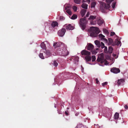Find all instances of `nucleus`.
Returning <instances> with one entry per match:
<instances>
[{
	"mask_svg": "<svg viewBox=\"0 0 128 128\" xmlns=\"http://www.w3.org/2000/svg\"><path fill=\"white\" fill-rule=\"evenodd\" d=\"M104 0H103V1H104Z\"/></svg>",
	"mask_w": 128,
	"mask_h": 128,
	"instance_id": "69168bd1",
	"label": "nucleus"
},
{
	"mask_svg": "<svg viewBox=\"0 0 128 128\" xmlns=\"http://www.w3.org/2000/svg\"><path fill=\"white\" fill-rule=\"evenodd\" d=\"M101 44H102L101 45V48H104V44L102 42H101Z\"/></svg>",
	"mask_w": 128,
	"mask_h": 128,
	"instance_id": "37998d69",
	"label": "nucleus"
},
{
	"mask_svg": "<svg viewBox=\"0 0 128 128\" xmlns=\"http://www.w3.org/2000/svg\"><path fill=\"white\" fill-rule=\"evenodd\" d=\"M72 8L74 11L75 12H76V10L77 9V8L76 6H73Z\"/></svg>",
	"mask_w": 128,
	"mask_h": 128,
	"instance_id": "f704fd0d",
	"label": "nucleus"
},
{
	"mask_svg": "<svg viewBox=\"0 0 128 128\" xmlns=\"http://www.w3.org/2000/svg\"><path fill=\"white\" fill-rule=\"evenodd\" d=\"M88 32L90 33V36L92 37H96L98 36V34L100 32L99 29L97 27H91L90 29L88 30Z\"/></svg>",
	"mask_w": 128,
	"mask_h": 128,
	"instance_id": "f257e3e1",
	"label": "nucleus"
},
{
	"mask_svg": "<svg viewBox=\"0 0 128 128\" xmlns=\"http://www.w3.org/2000/svg\"><path fill=\"white\" fill-rule=\"evenodd\" d=\"M70 60H72V59H71V58H70Z\"/></svg>",
	"mask_w": 128,
	"mask_h": 128,
	"instance_id": "e2e57ef3",
	"label": "nucleus"
},
{
	"mask_svg": "<svg viewBox=\"0 0 128 128\" xmlns=\"http://www.w3.org/2000/svg\"><path fill=\"white\" fill-rule=\"evenodd\" d=\"M100 10L102 12H104V3L101 1H100Z\"/></svg>",
	"mask_w": 128,
	"mask_h": 128,
	"instance_id": "6e6552de",
	"label": "nucleus"
},
{
	"mask_svg": "<svg viewBox=\"0 0 128 128\" xmlns=\"http://www.w3.org/2000/svg\"><path fill=\"white\" fill-rule=\"evenodd\" d=\"M94 42L98 47H100L101 46V44L100 42L98 40H95Z\"/></svg>",
	"mask_w": 128,
	"mask_h": 128,
	"instance_id": "2eb2a0df",
	"label": "nucleus"
},
{
	"mask_svg": "<svg viewBox=\"0 0 128 128\" xmlns=\"http://www.w3.org/2000/svg\"><path fill=\"white\" fill-rule=\"evenodd\" d=\"M119 114L118 112H116L114 115V118L116 120L119 118Z\"/></svg>",
	"mask_w": 128,
	"mask_h": 128,
	"instance_id": "b1692460",
	"label": "nucleus"
},
{
	"mask_svg": "<svg viewBox=\"0 0 128 128\" xmlns=\"http://www.w3.org/2000/svg\"><path fill=\"white\" fill-rule=\"evenodd\" d=\"M116 4V2H114L112 3V8L114 9L115 8V6Z\"/></svg>",
	"mask_w": 128,
	"mask_h": 128,
	"instance_id": "72a5a7b5",
	"label": "nucleus"
},
{
	"mask_svg": "<svg viewBox=\"0 0 128 128\" xmlns=\"http://www.w3.org/2000/svg\"><path fill=\"white\" fill-rule=\"evenodd\" d=\"M124 108L126 110H128V106L126 105L124 106Z\"/></svg>",
	"mask_w": 128,
	"mask_h": 128,
	"instance_id": "09e8293b",
	"label": "nucleus"
},
{
	"mask_svg": "<svg viewBox=\"0 0 128 128\" xmlns=\"http://www.w3.org/2000/svg\"><path fill=\"white\" fill-rule=\"evenodd\" d=\"M94 47V46L92 44L89 43L87 46V50H92Z\"/></svg>",
	"mask_w": 128,
	"mask_h": 128,
	"instance_id": "f8f14e48",
	"label": "nucleus"
},
{
	"mask_svg": "<svg viewBox=\"0 0 128 128\" xmlns=\"http://www.w3.org/2000/svg\"><path fill=\"white\" fill-rule=\"evenodd\" d=\"M102 84L103 86H104V83H102Z\"/></svg>",
	"mask_w": 128,
	"mask_h": 128,
	"instance_id": "13d9d810",
	"label": "nucleus"
},
{
	"mask_svg": "<svg viewBox=\"0 0 128 128\" xmlns=\"http://www.w3.org/2000/svg\"><path fill=\"white\" fill-rule=\"evenodd\" d=\"M109 62L104 59V65H109Z\"/></svg>",
	"mask_w": 128,
	"mask_h": 128,
	"instance_id": "4c0bfd02",
	"label": "nucleus"
},
{
	"mask_svg": "<svg viewBox=\"0 0 128 128\" xmlns=\"http://www.w3.org/2000/svg\"><path fill=\"white\" fill-rule=\"evenodd\" d=\"M96 18V16H94L91 15L90 16V17L88 18V19L89 20H93L95 19Z\"/></svg>",
	"mask_w": 128,
	"mask_h": 128,
	"instance_id": "c85d7f7f",
	"label": "nucleus"
},
{
	"mask_svg": "<svg viewBox=\"0 0 128 128\" xmlns=\"http://www.w3.org/2000/svg\"><path fill=\"white\" fill-rule=\"evenodd\" d=\"M114 0H106L107 4H104V13H106L108 12L110 10L109 9L110 7V4Z\"/></svg>",
	"mask_w": 128,
	"mask_h": 128,
	"instance_id": "20e7f679",
	"label": "nucleus"
},
{
	"mask_svg": "<svg viewBox=\"0 0 128 128\" xmlns=\"http://www.w3.org/2000/svg\"><path fill=\"white\" fill-rule=\"evenodd\" d=\"M108 45H112V44H113V40L110 38H108Z\"/></svg>",
	"mask_w": 128,
	"mask_h": 128,
	"instance_id": "6ab92c4d",
	"label": "nucleus"
},
{
	"mask_svg": "<svg viewBox=\"0 0 128 128\" xmlns=\"http://www.w3.org/2000/svg\"><path fill=\"white\" fill-rule=\"evenodd\" d=\"M66 12L69 15H71L72 14V12L70 9H68Z\"/></svg>",
	"mask_w": 128,
	"mask_h": 128,
	"instance_id": "473e14b6",
	"label": "nucleus"
},
{
	"mask_svg": "<svg viewBox=\"0 0 128 128\" xmlns=\"http://www.w3.org/2000/svg\"><path fill=\"white\" fill-rule=\"evenodd\" d=\"M105 56L106 58V59L108 60H110V55H104Z\"/></svg>",
	"mask_w": 128,
	"mask_h": 128,
	"instance_id": "bb28decb",
	"label": "nucleus"
},
{
	"mask_svg": "<svg viewBox=\"0 0 128 128\" xmlns=\"http://www.w3.org/2000/svg\"><path fill=\"white\" fill-rule=\"evenodd\" d=\"M81 54L82 55H89L90 54V52L87 50H82L81 52Z\"/></svg>",
	"mask_w": 128,
	"mask_h": 128,
	"instance_id": "9d476101",
	"label": "nucleus"
},
{
	"mask_svg": "<svg viewBox=\"0 0 128 128\" xmlns=\"http://www.w3.org/2000/svg\"><path fill=\"white\" fill-rule=\"evenodd\" d=\"M104 34L107 35V36H108L109 34L108 31L105 29H104Z\"/></svg>",
	"mask_w": 128,
	"mask_h": 128,
	"instance_id": "c9c22d12",
	"label": "nucleus"
},
{
	"mask_svg": "<svg viewBox=\"0 0 128 128\" xmlns=\"http://www.w3.org/2000/svg\"><path fill=\"white\" fill-rule=\"evenodd\" d=\"M68 109V108H67V109Z\"/></svg>",
	"mask_w": 128,
	"mask_h": 128,
	"instance_id": "0e129e2a",
	"label": "nucleus"
},
{
	"mask_svg": "<svg viewBox=\"0 0 128 128\" xmlns=\"http://www.w3.org/2000/svg\"><path fill=\"white\" fill-rule=\"evenodd\" d=\"M58 23L56 22H53L51 26L53 27H54L56 26H58Z\"/></svg>",
	"mask_w": 128,
	"mask_h": 128,
	"instance_id": "f3484780",
	"label": "nucleus"
},
{
	"mask_svg": "<svg viewBox=\"0 0 128 128\" xmlns=\"http://www.w3.org/2000/svg\"><path fill=\"white\" fill-rule=\"evenodd\" d=\"M98 36L100 40H104V36L102 34H100L98 35Z\"/></svg>",
	"mask_w": 128,
	"mask_h": 128,
	"instance_id": "393cba45",
	"label": "nucleus"
},
{
	"mask_svg": "<svg viewBox=\"0 0 128 128\" xmlns=\"http://www.w3.org/2000/svg\"><path fill=\"white\" fill-rule=\"evenodd\" d=\"M92 62L94 61L96 59L95 56H92Z\"/></svg>",
	"mask_w": 128,
	"mask_h": 128,
	"instance_id": "a19ab883",
	"label": "nucleus"
},
{
	"mask_svg": "<svg viewBox=\"0 0 128 128\" xmlns=\"http://www.w3.org/2000/svg\"><path fill=\"white\" fill-rule=\"evenodd\" d=\"M60 43L58 42H57L54 44L53 46L55 48H56L60 46Z\"/></svg>",
	"mask_w": 128,
	"mask_h": 128,
	"instance_id": "5701e85b",
	"label": "nucleus"
},
{
	"mask_svg": "<svg viewBox=\"0 0 128 128\" xmlns=\"http://www.w3.org/2000/svg\"><path fill=\"white\" fill-rule=\"evenodd\" d=\"M60 19L61 20H64V18L62 16H60Z\"/></svg>",
	"mask_w": 128,
	"mask_h": 128,
	"instance_id": "c03bdc74",
	"label": "nucleus"
},
{
	"mask_svg": "<svg viewBox=\"0 0 128 128\" xmlns=\"http://www.w3.org/2000/svg\"><path fill=\"white\" fill-rule=\"evenodd\" d=\"M115 43H113L112 45V46H114L115 45H116L117 46L119 45L120 44V46H121V42L118 41V38L115 39Z\"/></svg>",
	"mask_w": 128,
	"mask_h": 128,
	"instance_id": "1a4fd4ad",
	"label": "nucleus"
},
{
	"mask_svg": "<svg viewBox=\"0 0 128 128\" xmlns=\"http://www.w3.org/2000/svg\"><path fill=\"white\" fill-rule=\"evenodd\" d=\"M104 116L108 118V120H110V118L112 116V114L109 112L108 114H106L105 116Z\"/></svg>",
	"mask_w": 128,
	"mask_h": 128,
	"instance_id": "4468645a",
	"label": "nucleus"
},
{
	"mask_svg": "<svg viewBox=\"0 0 128 128\" xmlns=\"http://www.w3.org/2000/svg\"><path fill=\"white\" fill-rule=\"evenodd\" d=\"M102 31L103 32H104V28L102 29Z\"/></svg>",
	"mask_w": 128,
	"mask_h": 128,
	"instance_id": "052dcab7",
	"label": "nucleus"
},
{
	"mask_svg": "<svg viewBox=\"0 0 128 128\" xmlns=\"http://www.w3.org/2000/svg\"><path fill=\"white\" fill-rule=\"evenodd\" d=\"M81 0H74V2L76 4H79Z\"/></svg>",
	"mask_w": 128,
	"mask_h": 128,
	"instance_id": "c756f323",
	"label": "nucleus"
},
{
	"mask_svg": "<svg viewBox=\"0 0 128 128\" xmlns=\"http://www.w3.org/2000/svg\"><path fill=\"white\" fill-rule=\"evenodd\" d=\"M104 42L106 43H107L108 42V40L107 39L104 38Z\"/></svg>",
	"mask_w": 128,
	"mask_h": 128,
	"instance_id": "3c124183",
	"label": "nucleus"
},
{
	"mask_svg": "<svg viewBox=\"0 0 128 128\" xmlns=\"http://www.w3.org/2000/svg\"><path fill=\"white\" fill-rule=\"evenodd\" d=\"M90 24H94V22L92 21V20H91V21Z\"/></svg>",
	"mask_w": 128,
	"mask_h": 128,
	"instance_id": "864d4df0",
	"label": "nucleus"
},
{
	"mask_svg": "<svg viewBox=\"0 0 128 128\" xmlns=\"http://www.w3.org/2000/svg\"><path fill=\"white\" fill-rule=\"evenodd\" d=\"M40 46L44 50H46V45L44 44V42H43L41 43L40 44Z\"/></svg>",
	"mask_w": 128,
	"mask_h": 128,
	"instance_id": "dca6fc26",
	"label": "nucleus"
},
{
	"mask_svg": "<svg viewBox=\"0 0 128 128\" xmlns=\"http://www.w3.org/2000/svg\"><path fill=\"white\" fill-rule=\"evenodd\" d=\"M85 58L86 60L88 61H90L92 59V58L91 56H90L89 55L86 56L85 57Z\"/></svg>",
	"mask_w": 128,
	"mask_h": 128,
	"instance_id": "412c9836",
	"label": "nucleus"
},
{
	"mask_svg": "<svg viewBox=\"0 0 128 128\" xmlns=\"http://www.w3.org/2000/svg\"><path fill=\"white\" fill-rule=\"evenodd\" d=\"M87 2L89 4L90 2V0H83V2Z\"/></svg>",
	"mask_w": 128,
	"mask_h": 128,
	"instance_id": "79ce46f5",
	"label": "nucleus"
},
{
	"mask_svg": "<svg viewBox=\"0 0 128 128\" xmlns=\"http://www.w3.org/2000/svg\"><path fill=\"white\" fill-rule=\"evenodd\" d=\"M89 14H90L89 12H88L86 15V17H88Z\"/></svg>",
	"mask_w": 128,
	"mask_h": 128,
	"instance_id": "8fccbe9b",
	"label": "nucleus"
},
{
	"mask_svg": "<svg viewBox=\"0 0 128 128\" xmlns=\"http://www.w3.org/2000/svg\"><path fill=\"white\" fill-rule=\"evenodd\" d=\"M86 10L84 9H82L80 12V14L82 17H83L84 15L86 12Z\"/></svg>",
	"mask_w": 128,
	"mask_h": 128,
	"instance_id": "a211bd4d",
	"label": "nucleus"
},
{
	"mask_svg": "<svg viewBox=\"0 0 128 128\" xmlns=\"http://www.w3.org/2000/svg\"><path fill=\"white\" fill-rule=\"evenodd\" d=\"M113 48L111 46H109L108 48V53L109 54H111L112 53V50H113Z\"/></svg>",
	"mask_w": 128,
	"mask_h": 128,
	"instance_id": "4be33fe9",
	"label": "nucleus"
},
{
	"mask_svg": "<svg viewBox=\"0 0 128 128\" xmlns=\"http://www.w3.org/2000/svg\"><path fill=\"white\" fill-rule=\"evenodd\" d=\"M108 84L107 82H104V85L107 84Z\"/></svg>",
	"mask_w": 128,
	"mask_h": 128,
	"instance_id": "5fc2aeb1",
	"label": "nucleus"
},
{
	"mask_svg": "<svg viewBox=\"0 0 128 128\" xmlns=\"http://www.w3.org/2000/svg\"><path fill=\"white\" fill-rule=\"evenodd\" d=\"M45 54H44V56L43 55V54L42 53H40L39 56L40 58H41L42 59H44V57H45Z\"/></svg>",
	"mask_w": 128,
	"mask_h": 128,
	"instance_id": "a878e982",
	"label": "nucleus"
},
{
	"mask_svg": "<svg viewBox=\"0 0 128 128\" xmlns=\"http://www.w3.org/2000/svg\"><path fill=\"white\" fill-rule=\"evenodd\" d=\"M88 5L85 3H83L82 5V7L83 8L87 9L88 8Z\"/></svg>",
	"mask_w": 128,
	"mask_h": 128,
	"instance_id": "aec40b11",
	"label": "nucleus"
},
{
	"mask_svg": "<svg viewBox=\"0 0 128 128\" xmlns=\"http://www.w3.org/2000/svg\"><path fill=\"white\" fill-rule=\"evenodd\" d=\"M110 71L114 74H117L120 72V70L118 68L113 67L111 68Z\"/></svg>",
	"mask_w": 128,
	"mask_h": 128,
	"instance_id": "423d86ee",
	"label": "nucleus"
},
{
	"mask_svg": "<svg viewBox=\"0 0 128 128\" xmlns=\"http://www.w3.org/2000/svg\"><path fill=\"white\" fill-rule=\"evenodd\" d=\"M77 16L76 14H74L71 17V18L72 20H74L77 18Z\"/></svg>",
	"mask_w": 128,
	"mask_h": 128,
	"instance_id": "cd10ccee",
	"label": "nucleus"
},
{
	"mask_svg": "<svg viewBox=\"0 0 128 128\" xmlns=\"http://www.w3.org/2000/svg\"><path fill=\"white\" fill-rule=\"evenodd\" d=\"M115 34V33L114 32H111L110 34V36H112L114 35Z\"/></svg>",
	"mask_w": 128,
	"mask_h": 128,
	"instance_id": "49530a36",
	"label": "nucleus"
},
{
	"mask_svg": "<svg viewBox=\"0 0 128 128\" xmlns=\"http://www.w3.org/2000/svg\"><path fill=\"white\" fill-rule=\"evenodd\" d=\"M53 64L54 66L56 67L58 65V63L56 60H54V61Z\"/></svg>",
	"mask_w": 128,
	"mask_h": 128,
	"instance_id": "7c9ffc66",
	"label": "nucleus"
},
{
	"mask_svg": "<svg viewBox=\"0 0 128 128\" xmlns=\"http://www.w3.org/2000/svg\"><path fill=\"white\" fill-rule=\"evenodd\" d=\"M104 109L108 111V112H110L111 110V108H109L107 107H104Z\"/></svg>",
	"mask_w": 128,
	"mask_h": 128,
	"instance_id": "58836bf2",
	"label": "nucleus"
},
{
	"mask_svg": "<svg viewBox=\"0 0 128 128\" xmlns=\"http://www.w3.org/2000/svg\"><path fill=\"white\" fill-rule=\"evenodd\" d=\"M97 60L98 62H100L99 64L100 66H103L104 62V56L103 53L99 55L97 59Z\"/></svg>",
	"mask_w": 128,
	"mask_h": 128,
	"instance_id": "7ed1b4c3",
	"label": "nucleus"
},
{
	"mask_svg": "<svg viewBox=\"0 0 128 128\" xmlns=\"http://www.w3.org/2000/svg\"><path fill=\"white\" fill-rule=\"evenodd\" d=\"M65 113L66 115H68V113L67 112H65Z\"/></svg>",
	"mask_w": 128,
	"mask_h": 128,
	"instance_id": "6e6d98bb",
	"label": "nucleus"
},
{
	"mask_svg": "<svg viewBox=\"0 0 128 128\" xmlns=\"http://www.w3.org/2000/svg\"><path fill=\"white\" fill-rule=\"evenodd\" d=\"M96 50H98V48H96Z\"/></svg>",
	"mask_w": 128,
	"mask_h": 128,
	"instance_id": "bf43d9fd",
	"label": "nucleus"
},
{
	"mask_svg": "<svg viewBox=\"0 0 128 128\" xmlns=\"http://www.w3.org/2000/svg\"><path fill=\"white\" fill-rule=\"evenodd\" d=\"M66 32V30L65 28H62V30H60L58 31V34L60 36H62L64 35Z\"/></svg>",
	"mask_w": 128,
	"mask_h": 128,
	"instance_id": "0eeeda50",
	"label": "nucleus"
},
{
	"mask_svg": "<svg viewBox=\"0 0 128 128\" xmlns=\"http://www.w3.org/2000/svg\"><path fill=\"white\" fill-rule=\"evenodd\" d=\"M116 36L117 37V38H118V36H117V35H116Z\"/></svg>",
	"mask_w": 128,
	"mask_h": 128,
	"instance_id": "680f3d73",
	"label": "nucleus"
},
{
	"mask_svg": "<svg viewBox=\"0 0 128 128\" xmlns=\"http://www.w3.org/2000/svg\"><path fill=\"white\" fill-rule=\"evenodd\" d=\"M69 8V6H67L66 7H65V10H67Z\"/></svg>",
	"mask_w": 128,
	"mask_h": 128,
	"instance_id": "603ef678",
	"label": "nucleus"
},
{
	"mask_svg": "<svg viewBox=\"0 0 128 128\" xmlns=\"http://www.w3.org/2000/svg\"><path fill=\"white\" fill-rule=\"evenodd\" d=\"M87 22V21L86 20L85 17L80 19L79 22L80 26L83 30L85 29Z\"/></svg>",
	"mask_w": 128,
	"mask_h": 128,
	"instance_id": "f03ea898",
	"label": "nucleus"
},
{
	"mask_svg": "<svg viewBox=\"0 0 128 128\" xmlns=\"http://www.w3.org/2000/svg\"><path fill=\"white\" fill-rule=\"evenodd\" d=\"M66 28L67 30H72L74 29V27L71 24H69L66 26Z\"/></svg>",
	"mask_w": 128,
	"mask_h": 128,
	"instance_id": "ddd939ff",
	"label": "nucleus"
},
{
	"mask_svg": "<svg viewBox=\"0 0 128 128\" xmlns=\"http://www.w3.org/2000/svg\"><path fill=\"white\" fill-rule=\"evenodd\" d=\"M92 54H95L97 53V52L96 50H94L92 51Z\"/></svg>",
	"mask_w": 128,
	"mask_h": 128,
	"instance_id": "e433bc0d",
	"label": "nucleus"
},
{
	"mask_svg": "<svg viewBox=\"0 0 128 128\" xmlns=\"http://www.w3.org/2000/svg\"><path fill=\"white\" fill-rule=\"evenodd\" d=\"M44 52L45 54V57L47 58L49 57L51 55V54L50 52L48 50H45V51H44Z\"/></svg>",
	"mask_w": 128,
	"mask_h": 128,
	"instance_id": "9b49d317",
	"label": "nucleus"
},
{
	"mask_svg": "<svg viewBox=\"0 0 128 128\" xmlns=\"http://www.w3.org/2000/svg\"><path fill=\"white\" fill-rule=\"evenodd\" d=\"M96 83L97 84H98L99 83V82L98 80V78H96Z\"/></svg>",
	"mask_w": 128,
	"mask_h": 128,
	"instance_id": "de8ad7c7",
	"label": "nucleus"
},
{
	"mask_svg": "<svg viewBox=\"0 0 128 128\" xmlns=\"http://www.w3.org/2000/svg\"><path fill=\"white\" fill-rule=\"evenodd\" d=\"M125 82V80L124 79L118 80L117 81H115L116 84L118 86L120 85H122Z\"/></svg>",
	"mask_w": 128,
	"mask_h": 128,
	"instance_id": "39448f33",
	"label": "nucleus"
},
{
	"mask_svg": "<svg viewBox=\"0 0 128 128\" xmlns=\"http://www.w3.org/2000/svg\"><path fill=\"white\" fill-rule=\"evenodd\" d=\"M69 54V53L68 52L67 53V54H64V55H63L64 56H67Z\"/></svg>",
	"mask_w": 128,
	"mask_h": 128,
	"instance_id": "4d7b16f0",
	"label": "nucleus"
},
{
	"mask_svg": "<svg viewBox=\"0 0 128 128\" xmlns=\"http://www.w3.org/2000/svg\"><path fill=\"white\" fill-rule=\"evenodd\" d=\"M96 3L95 2H93L91 4V7L92 8H94L96 5Z\"/></svg>",
	"mask_w": 128,
	"mask_h": 128,
	"instance_id": "2f4dec72",
	"label": "nucleus"
},
{
	"mask_svg": "<svg viewBox=\"0 0 128 128\" xmlns=\"http://www.w3.org/2000/svg\"><path fill=\"white\" fill-rule=\"evenodd\" d=\"M98 23L99 24H102V23H103V22L102 21H101V20H98Z\"/></svg>",
	"mask_w": 128,
	"mask_h": 128,
	"instance_id": "a18cd8bd",
	"label": "nucleus"
},
{
	"mask_svg": "<svg viewBox=\"0 0 128 128\" xmlns=\"http://www.w3.org/2000/svg\"><path fill=\"white\" fill-rule=\"evenodd\" d=\"M104 53H108V51L107 50V48L106 46H104Z\"/></svg>",
	"mask_w": 128,
	"mask_h": 128,
	"instance_id": "ea45409f",
	"label": "nucleus"
}]
</instances>
